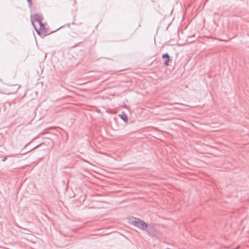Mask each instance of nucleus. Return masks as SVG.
Segmentation results:
<instances>
[{
  "mask_svg": "<svg viewBox=\"0 0 249 249\" xmlns=\"http://www.w3.org/2000/svg\"><path fill=\"white\" fill-rule=\"evenodd\" d=\"M129 223L142 231H145L147 228V224L139 218L132 217L129 218Z\"/></svg>",
  "mask_w": 249,
  "mask_h": 249,
  "instance_id": "obj_1",
  "label": "nucleus"
},
{
  "mask_svg": "<svg viewBox=\"0 0 249 249\" xmlns=\"http://www.w3.org/2000/svg\"><path fill=\"white\" fill-rule=\"evenodd\" d=\"M39 28L40 30L42 31V33H41V34L42 35V37L46 36L55 31H53L50 32L49 30L47 28H46V27L42 22L39 24Z\"/></svg>",
  "mask_w": 249,
  "mask_h": 249,
  "instance_id": "obj_2",
  "label": "nucleus"
},
{
  "mask_svg": "<svg viewBox=\"0 0 249 249\" xmlns=\"http://www.w3.org/2000/svg\"><path fill=\"white\" fill-rule=\"evenodd\" d=\"M146 232L148 235L150 236H154L155 235L156 231L154 225L147 224V228L146 229Z\"/></svg>",
  "mask_w": 249,
  "mask_h": 249,
  "instance_id": "obj_3",
  "label": "nucleus"
},
{
  "mask_svg": "<svg viewBox=\"0 0 249 249\" xmlns=\"http://www.w3.org/2000/svg\"><path fill=\"white\" fill-rule=\"evenodd\" d=\"M33 20V21H36L39 24L41 23L42 20V17L41 15H38L37 14H35L33 16V19H31V21Z\"/></svg>",
  "mask_w": 249,
  "mask_h": 249,
  "instance_id": "obj_4",
  "label": "nucleus"
},
{
  "mask_svg": "<svg viewBox=\"0 0 249 249\" xmlns=\"http://www.w3.org/2000/svg\"><path fill=\"white\" fill-rule=\"evenodd\" d=\"M162 58L163 59H166V60L164 62L163 64L165 66H168V63L170 61V56L168 53H165L162 55Z\"/></svg>",
  "mask_w": 249,
  "mask_h": 249,
  "instance_id": "obj_5",
  "label": "nucleus"
},
{
  "mask_svg": "<svg viewBox=\"0 0 249 249\" xmlns=\"http://www.w3.org/2000/svg\"><path fill=\"white\" fill-rule=\"evenodd\" d=\"M32 25L34 26V28L36 31V32L37 33V34L41 37H42V35L41 34V33H42V31L40 30V28H37L36 27V26L35 25V24L33 22V20H32Z\"/></svg>",
  "mask_w": 249,
  "mask_h": 249,
  "instance_id": "obj_6",
  "label": "nucleus"
},
{
  "mask_svg": "<svg viewBox=\"0 0 249 249\" xmlns=\"http://www.w3.org/2000/svg\"><path fill=\"white\" fill-rule=\"evenodd\" d=\"M119 116L120 118L124 121H126L127 120V117L126 114L123 113L122 114H120Z\"/></svg>",
  "mask_w": 249,
  "mask_h": 249,
  "instance_id": "obj_7",
  "label": "nucleus"
},
{
  "mask_svg": "<svg viewBox=\"0 0 249 249\" xmlns=\"http://www.w3.org/2000/svg\"><path fill=\"white\" fill-rule=\"evenodd\" d=\"M16 226H17V227H18V228H21V229H23V230H24L29 231V230L28 229H26V228H23V227H21L20 226H19V225H18V224H17V225H16Z\"/></svg>",
  "mask_w": 249,
  "mask_h": 249,
  "instance_id": "obj_8",
  "label": "nucleus"
},
{
  "mask_svg": "<svg viewBox=\"0 0 249 249\" xmlns=\"http://www.w3.org/2000/svg\"><path fill=\"white\" fill-rule=\"evenodd\" d=\"M27 1L28 2L29 7H31L32 6V0H27Z\"/></svg>",
  "mask_w": 249,
  "mask_h": 249,
  "instance_id": "obj_9",
  "label": "nucleus"
},
{
  "mask_svg": "<svg viewBox=\"0 0 249 249\" xmlns=\"http://www.w3.org/2000/svg\"><path fill=\"white\" fill-rule=\"evenodd\" d=\"M217 40L220 41H225V42H227L229 41L228 39H217Z\"/></svg>",
  "mask_w": 249,
  "mask_h": 249,
  "instance_id": "obj_10",
  "label": "nucleus"
},
{
  "mask_svg": "<svg viewBox=\"0 0 249 249\" xmlns=\"http://www.w3.org/2000/svg\"><path fill=\"white\" fill-rule=\"evenodd\" d=\"M7 159V157H5L4 158H3L2 160V161H5V160Z\"/></svg>",
  "mask_w": 249,
  "mask_h": 249,
  "instance_id": "obj_11",
  "label": "nucleus"
},
{
  "mask_svg": "<svg viewBox=\"0 0 249 249\" xmlns=\"http://www.w3.org/2000/svg\"><path fill=\"white\" fill-rule=\"evenodd\" d=\"M62 27H60V28H58V29L57 30L60 29L61 28H62Z\"/></svg>",
  "mask_w": 249,
  "mask_h": 249,
  "instance_id": "obj_12",
  "label": "nucleus"
},
{
  "mask_svg": "<svg viewBox=\"0 0 249 249\" xmlns=\"http://www.w3.org/2000/svg\"><path fill=\"white\" fill-rule=\"evenodd\" d=\"M38 146H36V147H34V148L33 149H35L36 148V147H37Z\"/></svg>",
  "mask_w": 249,
  "mask_h": 249,
  "instance_id": "obj_13",
  "label": "nucleus"
}]
</instances>
